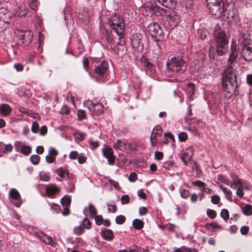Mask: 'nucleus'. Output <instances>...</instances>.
I'll return each mask as SVG.
<instances>
[{
    "label": "nucleus",
    "instance_id": "obj_32",
    "mask_svg": "<svg viewBox=\"0 0 252 252\" xmlns=\"http://www.w3.org/2000/svg\"><path fill=\"white\" fill-rule=\"evenodd\" d=\"M10 16L8 14V11L6 8L1 7L0 8V19L6 20L9 18Z\"/></svg>",
    "mask_w": 252,
    "mask_h": 252
},
{
    "label": "nucleus",
    "instance_id": "obj_25",
    "mask_svg": "<svg viewBox=\"0 0 252 252\" xmlns=\"http://www.w3.org/2000/svg\"><path fill=\"white\" fill-rule=\"evenodd\" d=\"M230 177L232 180L233 183H230L231 188H236L237 187H241L242 183L240 180L234 174H230Z\"/></svg>",
    "mask_w": 252,
    "mask_h": 252
},
{
    "label": "nucleus",
    "instance_id": "obj_50",
    "mask_svg": "<svg viewBox=\"0 0 252 252\" xmlns=\"http://www.w3.org/2000/svg\"><path fill=\"white\" fill-rule=\"evenodd\" d=\"M118 252H141L140 250L137 247L133 249L120 250Z\"/></svg>",
    "mask_w": 252,
    "mask_h": 252
},
{
    "label": "nucleus",
    "instance_id": "obj_1",
    "mask_svg": "<svg viewBox=\"0 0 252 252\" xmlns=\"http://www.w3.org/2000/svg\"><path fill=\"white\" fill-rule=\"evenodd\" d=\"M222 84L224 94L225 97L230 98L238 86L237 76L232 67H228L224 71Z\"/></svg>",
    "mask_w": 252,
    "mask_h": 252
},
{
    "label": "nucleus",
    "instance_id": "obj_62",
    "mask_svg": "<svg viewBox=\"0 0 252 252\" xmlns=\"http://www.w3.org/2000/svg\"><path fill=\"white\" fill-rule=\"evenodd\" d=\"M89 144L93 149H96L98 146L97 141H93L92 139H90L89 141Z\"/></svg>",
    "mask_w": 252,
    "mask_h": 252
},
{
    "label": "nucleus",
    "instance_id": "obj_10",
    "mask_svg": "<svg viewBox=\"0 0 252 252\" xmlns=\"http://www.w3.org/2000/svg\"><path fill=\"white\" fill-rule=\"evenodd\" d=\"M10 201L17 207H19L22 204L21 195L18 190L14 188L11 189L9 192Z\"/></svg>",
    "mask_w": 252,
    "mask_h": 252
},
{
    "label": "nucleus",
    "instance_id": "obj_35",
    "mask_svg": "<svg viewBox=\"0 0 252 252\" xmlns=\"http://www.w3.org/2000/svg\"><path fill=\"white\" fill-rule=\"evenodd\" d=\"M61 202L63 207H69L71 203V197L65 195L62 198Z\"/></svg>",
    "mask_w": 252,
    "mask_h": 252
},
{
    "label": "nucleus",
    "instance_id": "obj_49",
    "mask_svg": "<svg viewBox=\"0 0 252 252\" xmlns=\"http://www.w3.org/2000/svg\"><path fill=\"white\" fill-rule=\"evenodd\" d=\"M39 129V125L37 122H34L32 126L31 130L33 133H37Z\"/></svg>",
    "mask_w": 252,
    "mask_h": 252
},
{
    "label": "nucleus",
    "instance_id": "obj_37",
    "mask_svg": "<svg viewBox=\"0 0 252 252\" xmlns=\"http://www.w3.org/2000/svg\"><path fill=\"white\" fill-rule=\"evenodd\" d=\"M85 231L84 227L83 226L79 225L75 227L73 229V232L76 235H80Z\"/></svg>",
    "mask_w": 252,
    "mask_h": 252
},
{
    "label": "nucleus",
    "instance_id": "obj_58",
    "mask_svg": "<svg viewBox=\"0 0 252 252\" xmlns=\"http://www.w3.org/2000/svg\"><path fill=\"white\" fill-rule=\"evenodd\" d=\"M178 138L180 141H185L188 138V134L185 132H181L178 135Z\"/></svg>",
    "mask_w": 252,
    "mask_h": 252
},
{
    "label": "nucleus",
    "instance_id": "obj_52",
    "mask_svg": "<svg viewBox=\"0 0 252 252\" xmlns=\"http://www.w3.org/2000/svg\"><path fill=\"white\" fill-rule=\"evenodd\" d=\"M77 115L78 119L79 120H82L86 117V112L83 110L79 109L78 111Z\"/></svg>",
    "mask_w": 252,
    "mask_h": 252
},
{
    "label": "nucleus",
    "instance_id": "obj_12",
    "mask_svg": "<svg viewBox=\"0 0 252 252\" xmlns=\"http://www.w3.org/2000/svg\"><path fill=\"white\" fill-rule=\"evenodd\" d=\"M241 57L246 61H252V47L249 45L244 44L241 51Z\"/></svg>",
    "mask_w": 252,
    "mask_h": 252
},
{
    "label": "nucleus",
    "instance_id": "obj_59",
    "mask_svg": "<svg viewBox=\"0 0 252 252\" xmlns=\"http://www.w3.org/2000/svg\"><path fill=\"white\" fill-rule=\"evenodd\" d=\"M94 219L95 221V223L97 225H100L102 223L103 219L101 215L95 216H94Z\"/></svg>",
    "mask_w": 252,
    "mask_h": 252
},
{
    "label": "nucleus",
    "instance_id": "obj_17",
    "mask_svg": "<svg viewBox=\"0 0 252 252\" xmlns=\"http://www.w3.org/2000/svg\"><path fill=\"white\" fill-rule=\"evenodd\" d=\"M58 154V152L55 148H50L48 155L46 156V161L49 163L54 162Z\"/></svg>",
    "mask_w": 252,
    "mask_h": 252
},
{
    "label": "nucleus",
    "instance_id": "obj_34",
    "mask_svg": "<svg viewBox=\"0 0 252 252\" xmlns=\"http://www.w3.org/2000/svg\"><path fill=\"white\" fill-rule=\"evenodd\" d=\"M241 209L243 214L246 216H250L252 214V206L251 205H246Z\"/></svg>",
    "mask_w": 252,
    "mask_h": 252
},
{
    "label": "nucleus",
    "instance_id": "obj_2",
    "mask_svg": "<svg viewBox=\"0 0 252 252\" xmlns=\"http://www.w3.org/2000/svg\"><path fill=\"white\" fill-rule=\"evenodd\" d=\"M214 38L216 42L217 53L219 56L224 55L227 51L228 39L225 32L217 25L214 30Z\"/></svg>",
    "mask_w": 252,
    "mask_h": 252
},
{
    "label": "nucleus",
    "instance_id": "obj_27",
    "mask_svg": "<svg viewBox=\"0 0 252 252\" xmlns=\"http://www.w3.org/2000/svg\"><path fill=\"white\" fill-rule=\"evenodd\" d=\"M100 234L106 240H111L113 238V233L110 229H105L100 232Z\"/></svg>",
    "mask_w": 252,
    "mask_h": 252
},
{
    "label": "nucleus",
    "instance_id": "obj_56",
    "mask_svg": "<svg viewBox=\"0 0 252 252\" xmlns=\"http://www.w3.org/2000/svg\"><path fill=\"white\" fill-rule=\"evenodd\" d=\"M29 5L33 10H35L37 6V0H30Z\"/></svg>",
    "mask_w": 252,
    "mask_h": 252
},
{
    "label": "nucleus",
    "instance_id": "obj_53",
    "mask_svg": "<svg viewBox=\"0 0 252 252\" xmlns=\"http://www.w3.org/2000/svg\"><path fill=\"white\" fill-rule=\"evenodd\" d=\"M77 159L80 164H83L86 161L87 158L83 153H81L79 155Z\"/></svg>",
    "mask_w": 252,
    "mask_h": 252
},
{
    "label": "nucleus",
    "instance_id": "obj_4",
    "mask_svg": "<svg viewBox=\"0 0 252 252\" xmlns=\"http://www.w3.org/2000/svg\"><path fill=\"white\" fill-rule=\"evenodd\" d=\"M110 27L116 32L119 36V41L117 42V45H124V41H122L124 36L125 32V24L123 20L118 17L116 14L112 15L110 21Z\"/></svg>",
    "mask_w": 252,
    "mask_h": 252
},
{
    "label": "nucleus",
    "instance_id": "obj_16",
    "mask_svg": "<svg viewBox=\"0 0 252 252\" xmlns=\"http://www.w3.org/2000/svg\"><path fill=\"white\" fill-rule=\"evenodd\" d=\"M237 45L236 43H232L231 47V53L229 55L228 62L230 65L236 62L238 55L237 53Z\"/></svg>",
    "mask_w": 252,
    "mask_h": 252
},
{
    "label": "nucleus",
    "instance_id": "obj_61",
    "mask_svg": "<svg viewBox=\"0 0 252 252\" xmlns=\"http://www.w3.org/2000/svg\"><path fill=\"white\" fill-rule=\"evenodd\" d=\"M220 201V197L217 195H214L211 197V202L215 204H218Z\"/></svg>",
    "mask_w": 252,
    "mask_h": 252
},
{
    "label": "nucleus",
    "instance_id": "obj_41",
    "mask_svg": "<svg viewBox=\"0 0 252 252\" xmlns=\"http://www.w3.org/2000/svg\"><path fill=\"white\" fill-rule=\"evenodd\" d=\"M40 179L44 181H48L50 179L49 174L47 172L42 171L39 174Z\"/></svg>",
    "mask_w": 252,
    "mask_h": 252
},
{
    "label": "nucleus",
    "instance_id": "obj_31",
    "mask_svg": "<svg viewBox=\"0 0 252 252\" xmlns=\"http://www.w3.org/2000/svg\"><path fill=\"white\" fill-rule=\"evenodd\" d=\"M87 209L89 210L91 217L94 218V216H96V213H97L96 209L94 207V205H93L91 203H89L88 208H86L84 210V213L85 214V212L87 210Z\"/></svg>",
    "mask_w": 252,
    "mask_h": 252
},
{
    "label": "nucleus",
    "instance_id": "obj_55",
    "mask_svg": "<svg viewBox=\"0 0 252 252\" xmlns=\"http://www.w3.org/2000/svg\"><path fill=\"white\" fill-rule=\"evenodd\" d=\"M180 196L184 198H187L189 195V191L185 189H181L180 190Z\"/></svg>",
    "mask_w": 252,
    "mask_h": 252
},
{
    "label": "nucleus",
    "instance_id": "obj_21",
    "mask_svg": "<svg viewBox=\"0 0 252 252\" xmlns=\"http://www.w3.org/2000/svg\"><path fill=\"white\" fill-rule=\"evenodd\" d=\"M142 63L143 66L146 71H149L151 74H154L156 72V67L155 65L149 62L148 60L144 59Z\"/></svg>",
    "mask_w": 252,
    "mask_h": 252
},
{
    "label": "nucleus",
    "instance_id": "obj_7",
    "mask_svg": "<svg viewBox=\"0 0 252 252\" xmlns=\"http://www.w3.org/2000/svg\"><path fill=\"white\" fill-rule=\"evenodd\" d=\"M208 8L211 13L216 16H220L224 11H227L222 0H206Z\"/></svg>",
    "mask_w": 252,
    "mask_h": 252
},
{
    "label": "nucleus",
    "instance_id": "obj_64",
    "mask_svg": "<svg viewBox=\"0 0 252 252\" xmlns=\"http://www.w3.org/2000/svg\"><path fill=\"white\" fill-rule=\"evenodd\" d=\"M75 138L78 139L80 141H82L84 137V135L81 132H76L74 134Z\"/></svg>",
    "mask_w": 252,
    "mask_h": 252
},
{
    "label": "nucleus",
    "instance_id": "obj_36",
    "mask_svg": "<svg viewBox=\"0 0 252 252\" xmlns=\"http://www.w3.org/2000/svg\"><path fill=\"white\" fill-rule=\"evenodd\" d=\"M17 15L20 17L24 16L28 14V10L24 6L21 5L19 7L18 11L16 12Z\"/></svg>",
    "mask_w": 252,
    "mask_h": 252
},
{
    "label": "nucleus",
    "instance_id": "obj_51",
    "mask_svg": "<svg viewBox=\"0 0 252 252\" xmlns=\"http://www.w3.org/2000/svg\"><path fill=\"white\" fill-rule=\"evenodd\" d=\"M207 214L211 219H214L217 216L216 211L212 209H208L207 211Z\"/></svg>",
    "mask_w": 252,
    "mask_h": 252
},
{
    "label": "nucleus",
    "instance_id": "obj_5",
    "mask_svg": "<svg viewBox=\"0 0 252 252\" xmlns=\"http://www.w3.org/2000/svg\"><path fill=\"white\" fill-rule=\"evenodd\" d=\"M166 66L168 70L173 73H182L186 70L187 63L179 57H174L167 62Z\"/></svg>",
    "mask_w": 252,
    "mask_h": 252
},
{
    "label": "nucleus",
    "instance_id": "obj_15",
    "mask_svg": "<svg viewBox=\"0 0 252 252\" xmlns=\"http://www.w3.org/2000/svg\"><path fill=\"white\" fill-rule=\"evenodd\" d=\"M162 128L159 126H155L153 128L150 137V141L152 145H156L157 143L156 137L160 136L162 134Z\"/></svg>",
    "mask_w": 252,
    "mask_h": 252
},
{
    "label": "nucleus",
    "instance_id": "obj_42",
    "mask_svg": "<svg viewBox=\"0 0 252 252\" xmlns=\"http://www.w3.org/2000/svg\"><path fill=\"white\" fill-rule=\"evenodd\" d=\"M30 160L33 164H37L40 160V157L37 155H32L30 157Z\"/></svg>",
    "mask_w": 252,
    "mask_h": 252
},
{
    "label": "nucleus",
    "instance_id": "obj_6",
    "mask_svg": "<svg viewBox=\"0 0 252 252\" xmlns=\"http://www.w3.org/2000/svg\"><path fill=\"white\" fill-rule=\"evenodd\" d=\"M14 40L19 45L27 46L32 40V33L30 31L16 30Z\"/></svg>",
    "mask_w": 252,
    "mask_h": 252
},
{
    "label": "nucleus",
    "instance_id": "obj_45",
    "mask_svg": "<svg viewBox=\"0 0 252 252\" xmlns=\"http://www.w3.org/2000/svg\"><path fill=\"white\" fill-rule=\"evenodd\" d=\"M82 224L84 227H85L87 229H90L91 227V222L87 218H85L82 220Z\"/></svg>",
    "mask_w": 252,
    "mask_h": 252
},
{
    "label": "nucleus",
    "instance_id": "obj_3",
    "mask_svg": "<svg viewBox=\"0 0 252 252\" xmlns=\"http://www.w3.org/2000/svg\"><path fill=\"white\" fill-rule=\"evenodd\" d=\"M152 10L153 11H159L161 14H165L166 16V20L165 25H166L168 29H173L180 22V16L177 14V12L175 11L167 10L163 8H160L157 5L153 4L152 6Z\"/></svg>",
    "mask_w": 252,
    "mask_h": 252
},
{
    "label": "nucleus",
    "instance_id": "obj_18",
    "mask_svg": "<svg viewBox=\"0 0 252 252\" xmlns=\"http://www.w3.org/2000/svg\"><path fill=\"white\" fill-rule=\"evenodd\" d=\"M39 238L45 243L50 245L52 247L56 246V242L54 241L52 238L44 233H40L38 234Z\"/></svg>",
    "mask_w": 252,
    "mask_h": 252
},
{
    "label": "nucleus",
    "instance_id": "obj_28",
    "mask_svg": "<svg viewBox=\"0 0 252 252\" xmlns=\"http://www.w3.org/2000/svg\"><path fill=\"white\" fill-rule=\"evenodd\" d=\"M13 147L11 144L5 145L2 143H0V156L2 153H6L10 152L12 150Z\"/></svg>",
    "mask_w": 252,
    "mask_h": 252
},
{
    "label": "nucleus",
    "instance_id": "obj_23",
    "mask_svg": "<svg viewBox=\"0 0 252 252\" xmlns=\"http://www.w3.org/2000/svg\"><path fill=\"white\" fill-rule=\"evenodd\" d=\"M12 108L7 104H2L0 106V112L3 116H8L11 112Z\"/></svg>",
    "mask_w": 252,
    "mask_h": 252
},
{
    "label": "nucleus",
    "instance_id": "obj_19",
    "mask_svg": "<svg viewBox=\"0 0 252 252\" xmlns=\"http://www.w3.org/2000/svg\"><path fill=\"white\" fill-rule=\"evenodd\" d=\"M229 9L228 10V19H236L238 18V14L237 10L235 8L234 4L231 3L228 5Z\"/></svg>",
    "mask_w": 252,
    "mask_h": 252
},
{
    "label": "nucleus",
    "instance_id": "obj_26",
    "mask_svg": "<svg viewBox=\"0 0 252 252\" xmlns=\"http://www.w3.org/2000/svg\"><path fill=\"white\" fill-rule=\"evenodd\" d=\"M187 94L189 97V100L192 99V96L194 94V86L191 83H189L187 85L186 89Z\"/></svg>",
    "mask_w": 252,
    "mask_h": 252
},
{
    "label": "nucleus",
    "instance_id": "obj_57",
    "mask_svg": "<svg viewBox=\"0 0 252 252\" xmlns=\"http://www.w3.org/2000/svg\"><path fill=\"white\" fill-rule=\"evenodd\" d=\"M192 185L199 187L201 190V189H203L205 186V183L200 181H194L192 182Z\"/></svg>",
    "mask_w": 252,
    "mask_h": 252
},
{
    "label": "nucleus",
    "instance_id": "obj_39",
    "mask_svg": "<svg viewBox=\"0 0 252 252\" xmlns=\"http://www.w3.org/2000/svg\"><path fill=\"white\" fill-rule=\"evenodd\" d=\"M31 148L29 146L23 145L21 146V150L19 152L25 155H28L31 153Z\"/></svg>",
    "mask_w": 252,
    "mask_h": 252
},
{
    "label": "nucleus",
    "instance_id": "obj_24",
    "mask_svg": "<svg viewBox=\"0 0 252 252\" xmlns=\"http://www.w3.org/2000/svg\"><path fill=\"white\" fill-rule=\"evenodd\" d=\"M126 141L121 140H118L113 144V148L114 149H119L121 151H125L126 149Z\"/></svg>",
    "mask_w": 252,
    "mask_h": 252
},
{
    "label": "nucleus",
    "instance_id": "obj_43",
    "mask_svg": "<svg viewBox=\"0 0 252 252\" xmlns=\"http://www.w3.org/2000/svg\"><path fill=\"white\" fill-rule=\"evenodd\" d=\"M220 216L225 221L227 220L229 217L228 211L225 209H222L220 213Z\"/></svg>",
    "mask_w": 252,
    "mask_h": 252
},
{
    "label": "nucleus",
    "instance_id": "obj_8",
    "mask_svg": "<svg viewBox=\"0 0 252 252\" xmlns=\"http://www.w3.org/2000/svg\"><path fill=\"white\" fill-rule=\"evenodd\" d=\"M148 32L156 41V43L158 48L159 45L158 42L164 38L163 31L159 25L157 23L150 24L148 26Z\"/></svg>",
    "mask_w": 252,
    "mask_h": 252
},
{
    "label": "nucleus",
    "instance_id": "obj_46",
    "mask_svg": "<svg viewBox=\"0 0 252 252\" xmlns=\"http://www.w3.org/2000/svg\"><path fill=\"white\" fill-rule=\"evenodd\" d=\"M126 220V218L125 216L123 215H120L116 217L115 219L116 222L117 224H123L125 222Z\"/></svg>",
    "mask_w": 252,
    "mask_h": 252
},
{
    "label": "nucleus",
    "instance_id": "obj_22",
    "mask_svg": "<svg viewBox=\"0 0 252 252\" xmlns=\"http://www.w3.org/2000/svg\"><path fill=\"white\" fill-rule=\"evenodd\" d=\"M157 1L160 3L161 5L164 6V7L173 8H174L176 3L177 0H157Z\"/></svg>",
    "mask_w": 252,
    "mask_h": 252
},
{
    "label": "nucleus",
    "instance_id": "obj_48",
    "mask_svg": "<svg viewBox=\"0 0 252 252\" xmlns=\"http://www.w3.org/2000/svg\"><path fill=\"white\" fill-rule=\"evenodd\" d=\"M7 22L5 19H0V31H2L7 28Z\"/></svg>",
    "mask_w": 252,
    "mask_h": 252
},
{
    "label": "nucleus",
    "instance_id": "obj_30",
    "mask_svg": "<svg viewBox=\"0 0 252 252\" xmlns=\"http://www.w3.org/2000/svg\"><path fill=\"white\" fill-rule=\"evenodd\" d=\"M219 187L222 189L227 199H228L230 201H232V192L231 191V190L224 187L221 185H219Z\"/></svg>",
    "mask_w": 252,
    "mask_h": 252
},
{
    "label": "nucleus",
    "instance_id": "obj_60",
    "mask_svg": "<svg viewBox=\"0 0 252 252\" xmlns=\"http://www.w3.org/2000/svg\"><path fill=\"white\" fill-rule=\"evenodd\" d=\"M129 201V197L128 195H122L121 197V202L123 204H127Z\"/></svg>",
    "mask_w": 252,
    "mask_h": 252
},
{
    "label": "nucleus",
    "instance_id": "obj_29",
    "mask_svg": "<svg viewBox=\"0 0 252 252\" xmlns=\"http://www.w3.org/2000/svg\"><path fill=\"white\" fill-rule=\"evenodd\" d=\"M56 173L62 178L68 177V170L66 167H61L56 170Z\"/></svg>",
    "mask_w": 252,
    "mask_h": 252
},
{
    "label": "nucleus",
    "instance_id": "obj_13",
    "mask_svg": "<svg viewBox=\"0 0 252 252\" xmlns=\"http://www.w3.org/2000/svg\"><path fill=\"white\" fill-rule=\"evenodd\" d=\"M102 152L103 155L107 159V161L109 164L112 165L115 161V156L112 149L110 147L105 146L102 149Z\"/></svg>",
    "mask_w": 252,
    "mask_h": 252
},
{
    "label": "nucleus",
    "instance_id": "obj_33",
    "mask_svg": "<svg viewBox=\"0 0 252 252\" xmlns=\"http://www.w3.org/2000/svg\"><path fill=\"white\" fill-rule=\"evenodd\" d=\"M132 224L135 229L140 230L143 228L144 222L140 220L135 219L133 220Z\"/></svg>",
    "mask_w": 252,
    "mask_h": 252
},
{
    "label": "nucleus",
    "instance_id": "obj_54",
    "mask_svg": "<svg viewBox=\"0 0 252 252\" xmlns=\"http://www.w3.org/2000/svg\"><path fill=\"white\" fill-rule=\"evenodd\" d=\"M79 155V154L78 152L76 151H72L70 153L69 157L71 159H76L78 158Z\"/></svg>",
    "mask_w": 252,
    "mask_h": 252
},
{
    "label": "nucleus",
    "instance_id": "obj_14",
    "mask_svg": "<svg viewBox=\"0 0 252 252\" xmlns=\"http://www.w3.org/2000/svg\"><path fill=\"white\" fill-rule=\"evenodd\" d=\"M142 36L140 34L136 33L133 35L131 39V45L138 51H141L143 48V43L141 40Z\"/></svg>",
    "mask_w": 252,
    "mask_h": 252
},
{
    "label": "nucleus",
    "instance_id": "obj_38",
    "mask_svg": "<svg viewBox=\"0 0 252 252\" xmlns=\"http://www.w3.org/2000/svg\"><path fill=\"white\" fill-rule=\"evenodd\" d=\"M181 158L185 165H187L188 162L191 159V158H189V155L186 152L183 153Z\"/></svg>",
    "mask_w": 252,
    "mask_h": 252
},
{
    "label": "nucleus",
    "instance_id": "obj_20",
    "mask_svg": "<svg viewBox=\"0 0 252 252\" xmlns=\"http://www.w3.org/2000/svg\"><path fill=\"white\" fill-rule=\"evenodd\" d=\"M60 189L54 185L47 186L46 188V193L48 196L56 195L60 192Z\"/></svg>",
    "mask_w": 252,
    "mask_h": 252
},
{
    "label": "nucleus",
    "instance_id": "obj_44",
    "mask_svg": "<svg viewBox=\"0 0 252 252\" xmlns=\"http://www.w3.org/2000/svg\"><path fill=\"white\" fill-rule=\"evenodd\" d=\"M196 252V250L195 249H191V248H183L182 249H178L176 250L174 252Z\"/></svg>",
    "mask_w": 252,
    "mask_h": 252
},
{
    "label": "nucleus",
    "instance_id": "obj_47",
    "mask_svg": "<svg viewBox=\"0 0 252 252\" xmlns=\"http://www.w3.org/2000/svg\"><path fill=\"white\" fill-rule=\"evenodd\" d=\"M218 179L224 183L226 185H230V181L225 177L222 176V175H219L218 176Z\"/></svg>",
    "mask_w": 252,
    "mask_h": 252
},
{
    "label": "nucleus",
    "instance_id": "obj_9",
    "mask_svg": "<svg viewBox=\"0 0 252 252\" xmlns=\"http://www.w3.org/2000/svg\"><path fill=\"white\" fill-rule=\"evenodd\" d=\"M84 104L88 108L92 115L98 116L103 113L104 107L101 103H94L92 100L88 99L84 101Z\"/></svg>",
    "mask_w": 252,
    "mask_h": 252
},
{
    "label": "nucleus",
    "instance_id": "obj_11",
    "mask_svg": "<svg viewBox=\"0 0 252 252\" xmlns=\"http://www.w3.org/2000/svg\"><path fill=\"white\" fill-rule=\"evenodd\" d=\"M95 72L100 77L104 78L107 75L108 67V63L105 61L97 63L94 65Z\"/></svg>",
    "mask_w": 252,
    "mask_h": 252
},
{
    "label": "nucleus",
    "instance_id": "obj_63",
    "mask_svg": "<svg viewBox=\"0 0 252 252\" xmlns=\"http://www.w3.org/2000/svg\"><path fill=\"white\" fill-rule=\"evenodd\" d=\"M70 112V109L69 108V107L66 105L65 106H63L62 109H61V114H65V115H67Z\"/></svg>",
    "mask_w": 252,
    "mask_h": 252
},
{
    "label": "nucleus",
    "instance_id": "obj_40",
    "mask_svg": "<svg viewBox=\"0 0 252 252\" xmlns=\"http://www.w3.org/2000/svg\"><path fill=\"white\" fill-rule=\"evenodd\" d=\"M175 164V162L173 161H167L166 162H164L163 163V167L167 169L168 170H170L171 169H172L174 165Z\"/></svg>",
    "mask_w": 252,
    "mask_h": 252
}]
</instances>
